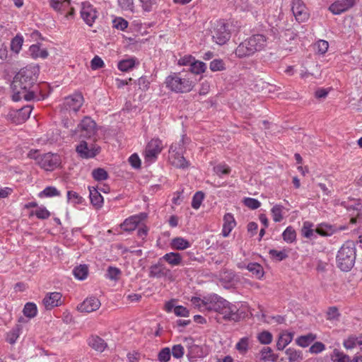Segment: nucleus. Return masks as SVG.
<instances>
[{
    "label": "nucleus",
    "mask_w": 362,
    "mask_h": 362,
    "mask_svg": "<svg viewBox=\"0 0 362 362\" xmlns=\"http://www.w3.org/2000/svg\"><path fill=\"white\" fill-rule=\"evenodd\" d=\"M39 72L37 66L29 65L16 74L11 85L13 101L18 102L23 98L30 101L35 98V90L33 88L37 82Z\"/></svg>",
    "instance_id": "f257e3e1"
},
{
    "label": "nucleus",
    "mask_w": 362,
    "mask_h": 362,
    "mask_svg": "<svg viewBox=\"0 0 362 362\" xmlns=\"http://www.w3.org/2000/svg\"><path fill=\"white\" fill-rule=\"evenodd\" d=\"M165 86L170 90L176 93L190 92L196 83V80L192 77V73L187 71L171 73L165 80Z\"/></svg>",
    "instance_id": "f03ea898"
},
{
    "label": "nucleus",
    "mask_w": 362,
    "mask_h": 362,
    "mask_svg": "<svg viewBox=\"0 0 362 362\" xmlns=\"http://www.w3.org/2000/svg\"><path fill=\"white\" fill-rule=\"evenodd\" d=\"M268 38L263 34H254L241 42L235 49V54L239 59H245L261 52L267 45Z\"/></svg>",
    "instance_id": "7ed1b4c3"
},
{
    "label": "nucleus",
    "mask_w": 362,
    "mask_h": 362,
    "mask_svg": "<svg viewBox=\"0 0 362 362\" xmlns=\"http://www.w3.org/2000/svg\"><path fill=\"white\" fill-rule=\"evenodd\" d=\"M189 143V139L182 135L179 141L173 143L168 151V161L177 168L185 169L190 165L189 161L184 157L186 151V145Z\"/></svg>",
    "instance_id": "20e7f679"
},
{
    "label": "nucleus",
    "mask_w": 362,
    "mask_h": 362,
    "mask_svg": "<svg viewBox=\"0 0 362 362\" xmlns=\"http://www.w3.org/2000/svg\"><path fill=\"white\" fill-rule=\"evenodd\" d=\"M356 248L353 241L346 242L339 249L337 255L339 268L344 272L349 271L354 265Z\"/></svg>",
    "instance_id": "39448f33"
},
{
    "label": "nucleus",
    "mask_w": 362,
    "mask_h": 362,
    "mask_svg": "<svg viewBox=\"0 0 362 362\" xmlns=\"http://www.w3.org/2000/svg\"><path fill=\"white\" fill-rule=\"evenodd\" d=\"M37 151L30 152L29 156L37 160L40 168L45 170H53L60 164V158L57 154L47 153L43 155L35 156Z\"/></svg>",
    "instance_id": "423d86ee"
},
{
    "label": "nucleus",
    "mask_w": 362,
    "mask_h": 362,
    "mask_svg": "<svg viewBox=\"0 0 362 362\" xmlns=\"http://www.w3.org/2000/svg\"><path fill=\"white\" fill-rule=\"evenodd\" d=\"M96 134V123L90 117L86 116L78 124L74 134H78L80 138L90 139Z\"/></svg>",
    "instance_id": "0eeeda50"
},
{
    "label": "nucleus",
    "mask_w": 362,
    "mask_h": 362,
    "mask_svg": "<svg viewBox=\"0 0 362 362\" xmlns=\"http://www.w3.org/2000/svg\"><path fill=\"white\" fill-rule=\"evenodd\" d=\"M211 33L213 40L220 45L226 44L230 37L228 26L223 21H219L216 23Z\"/></svg>",
    "instance_id": "6e6552de"
},
{
    "label": "nucleus",
    "mask_w": 362,
    "mask_h": 362,
    "mask_svg": "<svg viewBox=\"0 0 362 362\" xmlns=\"http://www.w3.org/2000/svg\"><path fill=\"white\" fill-rule=\"evenodd\" d=\"M163 149L162 141L159 139H152L146 145L144 154L146 161L154 162Z\"/></svg>",
    "instance_id": "1a4fd4ad"
},
{
    "label": "nucleus",
    "mask_w": 362,
    "mask_h": 362,
    "mask_svg": "<svg viewBox=\"0 0 362 362\" xmlns=\"http://www.w3.org/2000/svg\"><path fill=\"white\" fill-rule=\"evenodd\" d=\"M148 270V276L150 278L170 279L172 276L170 269L167 268L160 259H158L157 263L151 265Z\"/></svg>",
    "instance_id": "9d476101"
},
{
    "label": "nucleus",
    "mask_w": 362,
    "mask_h": 362,
    "mask_svg": "<svg viewBox=\"0 0 362 362\" xmlns=\"http://www.w3.org/2000/svg\"><path fill=\"white\" fill-rule=\"evenodd\" d=\"M291 11L298 23L305 22L309 18L310 13L308 9L302 0H293Z\"/></svg>",
    "instance_id": "9b49d317"
},
{
    "label": "nucleus",
    "mask_w": 362,
    "mask_h": 362,
    "mask_svg": "<svg viewBox=\"0 0 362 362\" xmlns=\"http://www.w3.org/2000/svg\"><path fill=\"white\" fill-rule=\"evenodd\" d=\"M76 151L81 158L88 159L97 156L100 151V148L95 144L88 145L86 141H81L76 146Z\"/></svg>",
    "instance_id": "f8f14e48"
},
{
    "label": "nucleus",
    "mask_w": 362,
    "mask_h": 362,
    "mask_svg": "<svg viewBox=\"0 0 362 362\" xmlns=\"http://www.w3.org/2000/svg\"><path fill=\"white\" fill-rule=\"evenodd\" d=\"M98 12L96 8L89 2H83L81 9V16L83 21L88 25L92 26L97 19Z\"/></svg>",
    "instance_id": "ddd939ff"
},
{
    "label": "nucleus",
    "mask_w": 362,
    "mask_h": 362,
    "mask_svg": "<svg viewBox=\"0 0 362 362\" xmlns=\"http://www.w3.org/2000/svg\"><path fill=\"white\" fill-rule=\"evenodd\" d=\"M32 110L33 107L30 105H26L18 110L11 111L8 116L13 123L22 124L30 117Z\"/></svg>",
    "instance_id": "4468645a"
},
{
    "label": "nucleus",
    "mask_w": 362,
    "mask_h": 362,
    "mask_svg": "<svg viewBox=\"0 0 362 362\" xmlns=\"http://www.w3.org/2000/svg\"><path fill=\"white\" fill-rule=\"evenodd\" d=\"M83 103V97L81 93H74L64 99V106L69 111L78 112Z\"/></svg>",
    "instance_id": "2eb2a0df"
},
{
    "label": "nucleus",
    "mask_w": 362,
    "mask_h": 362,
    "mask_svg": "<svg viewBox=\"0 0 362 362\" xmlns=\"http://www.w3.org/2000/svg\"><path fill=\"white\" fill-rule=\"evenodd\" d=\"M356 4V0H337L332 4L329 10L334 15L346 12Z\"/></svg>",
    "instance_id": "dca6fc26"
},
{
    "label": "nucleus",
    "mask_w": 362,
    "mask_h": 362,
    "mask_svg": "<svg viewBox=\"0 0 362 362\" xmlns=\"http://www.w3.org/2000/svg\"><path fill=\"white\" fill-rule=\"evenodd\" d=\"M208 311H215L221 313L226 305H228V300L223 299L217 294L209 296Z\"/></svg>",
    "instance_id": "f3484780"
},
{
    "label": "nucleus",
    "mask_w": 362,
    "mask_h": 362,
    "mask_svg": "<svg viewBox=\"0 0 362 362\" xmlns=\"http://www.w3.org/2000/svg\"><path fill=\"white\" fill-rule=\"evenodd\" d=\"M146 217V214L141 213L138 215L132 216L126 218L121 224V228L125 231L134 230L139 223Z\"/></svg>",
    "instance_id": "a211bd4d"
},
{
    "label": "nucleus",
    "mask_w": 362,
    "mask_h": 362,
    "mask_svg": "<svg viewBox=\"0 0 362 362\" xmlns=\"http://www.w3.org/2000/svg\"><path fill=\"white\" fill-rule=\"evenodd\" d=\"M100 300L95 297L87 298L77 306L78 311L82 313H91L97 310L100 306Z\"/></svg>",
    "instance_id": "6ab92c4d"
},
{
    "label": "nucleus",
    "mask_w": 362,
    "mask_h": 362,
    "mask_svg": "<svg viewBox=\"0 0 362 362\" xmlns=\"http://www.w3.org/2000/svg\"><path fill=\"white\" fill-rule=\"evenodd\" d=\"M220 315L223 316L225 320L237 322L240 318L237 306L228 301V305H225Z\"/></svg>",
    "instance_id": "aec40b11"
},
{
    "label": "nucleus",
    "mask_w": 362,
    "mask_h": 362,
    "mask_svg": "<svg viewBox=\"0 0 362 362\" xmlns=\"http://www.w3.org/2000/svg\"><path fill=\"white\" fill-rule=\"evenodd\" d=\"M62 294L59 292L48 293L44 298L42 303L47 310H51L62 304Z\"/></svg>",
    "instance_id": "412c9836"
},
{
    "label": "nucleus",
    "mask_w": 362,
    "mask_h": 362,
    "mask_svg": "<svg viewBox=\"0 0 362 362\" xmlns=\"http://www.w3.org/2000/svg\"><path fill=\"white\" fill-rule=\"evenodd\" d=\"M235 275L232 271H223L220 273L219 283L225 288H230L235 285Z\"/></svg>",
    "instance_id": "4be33fe9"
},
{
    "label": "nucleus",
    "mask_w": 362,
    "mask_h": 362,
    "mask_svg": "<svg viewBox=\"0 0 362 362\" xmlns=\"http://www.w3.org/2000/svg\"><path fill=\"white\" fill-rule=\"evenodd\" d=\"M89 197L91 204L96 209H99L103 206V197L100 193L94 187H89Z\"/></svg>",
    "instance_id": "5701e85b"
},
{
    "label": "nucleus",
    "mask_w": 362,
    "mask_h": 362,
    "mask_svg": "<svg viewBox=\"0 0 362 362\" xmlns=\"http://www.w3.org/2000/svg\"><path fill=\"white\" fill-rule=\"evenodd\" d=\"M236 225V222L232 214H226L223 216V225L222 229V235L223 237H228L231 230Z\"/></svg>",
    "instance_id": "b1692460"
},
{
    "label": "nucleus",
    "mask_w": 362,
    "mask_h": 362,
    "mask_svg": "<svg viewBox=\"0 0 362 362\" xmlns=\"http://www.w3.org/2000/svg\"><path fill=\"white\" fill-rule=\"evenodd\" d=\"M88 344L93 349L98 352H103L107 346L105 340L97 335L90 336L88 339Z\"/></svg>",
    "instance_id": "393cba45"
},
{
    "label": "nucleus",
    "mask_w": 362,
    "mask_h": 362,
    "mask_svg": "<svg viewBox=\"0 0 362 362\" xmlns=\"http://www.w3.org/2000/svg\"><path fill=\"white\" fill-rule=\"evenodd\" d=\"M160 260L167 262L172 267H176L181 265L182 262V257L178 252H168L161 257Z\"/></svg>",
    "instance_id": "a878e982"
},
{
    "label": "nucleus",
    "mask_w": 362,
    "mask_h": 362,
    "mask_svg": "<svg viewBox=\"0 0 362 362\" xmlns=\"http://www.w3.org/2000/svg\"><path fill=\"white\" fill-rule=\"evenodd\" d=\"M139 64V60L135 57H132L119 61L117 64V68L123 72H127Z\"/></svg>",
    "instance_id": "bb28decb"
},
{
    "label": "nucleus",
    "mask_w": 362,
    "mask_h": 362,
    "mask_svg": "<svg viewBox=\"0 0 362 362\" xmlns=\"http://www.w3.org/2000/svg\"><path fill=\"white\" fill-rule=\"evenodd\" d=\"M285 354L288 362H300L303 359L302 351L292 347L287 349Z\"/></svg>",
    "instance_id": "cd10ccee"
},
{
    "label": "nucleus",
    "mask_w": 362,
    "mask_h": 362,
    "mask_svg": "<svg viewBox=\"0 0 362 362\" xmlns=\"http://www.w3.org/2000/svg\"><path fill=\"white\" fill-rule=\"evenodd\" d=\"M170 246L173 249L183 250L189 248L191 246V243L184 238L177 237L171 240Z\"/></svg>",
    "instance_id": "c85d7f7f"
},
{
    "label": "nucleus",
    "mask_w": 362,
    "mask_h": 362,
    "mask_svg": "<svg viewBox=\"0 0 362 362\" xmlns=\"http://www.w3.org/2000/svg\"><path fill=\"white\" fill-rule=\"evenodd\" d=\"M204 356L205 354L202 346L193 344L188 347L187 356L190 361H194L198 358H202Z\"/></svg>",
    "instance_id": "c756f323"
},
{
    "label": "nucleus",
    "mask_w": 362,
    "mask_h": 362,
    "mask_svg": "<svg viewBox=\"0 0 362 362\" xmlns=\"http://www.w3.org/2000/svg\"><path fill=\"white\" fill-rule=\"evenodd\" d=\"M293 339V334L290 332H286L280 334L276 342V349L282 351L285 347L289 344Z\"/></svg>",
    "instance_id": "7c9ffc66"
},
{
    "label": "nucleus",
    "mask_w": 362,
    "mask_h": 362,
    "mask_svg": "<svg viewBox=\"0 0 362 362\" xmlns=\"http://www.w3.org/2000/svg\"><path fill=\"white\" fill-rule=\"evenodd\" d=\"M313 223L310 221H305L301 229L302 235L306 238L316 239L315 229H313Z\"/></svg>",
    "instance_id": "2f4dec72"
},
{
    "label": "nucleus",
    "mask_w": 362,
    "mask_h": 362,
    "mask_svg": "<svg viewBox=\"0 0 362 362\" xmlns=\"http://www.w3.org/2000/svg\"><path fill=\"white\" fill-rule=\"evenodd\" d=\"M206 69V64L201 61L196 60L194 59V62L192 63L189 66V73H192V77H193V74H200L204 73Z\"/></svg>",
    "instance_id": "473e14b6"
},
{
    "label": "nucleus",
    "mask_w": 362,
    "mask_h": 362,
    "mask_svg": "<svg viewBox=\"0 0 362 362\" xmlns=\"http://www.w3.org/2000/svg\"><path fill=\"white\" fill-rule=\"evenodd\" d=\"M316 339V335L313 333H309L305 335H302L298 337L296 342V344L301 347H307L312 342H313Z\"/></svg>",
    "instance_id": "72a5a7b5"
},
{
    "label": "nucleus",
    "mask_w": 362,
    "mask_h": 362,
    "mask_svg": "<svg viewBox=\"0 0 362 362\" xmlns=\"http://www.w3.org/2000/svg\"><path fill=\"white\" fill-rule=\"evenodd\" d=\"M88 274V267L85 264H81L73 269V274L78 280H84L87 278Z\"/></svg>",
    "instance_id": "f704fd0d"
},
{
    "label": "nucleus",
    "mask_w": 362,
    "mask_h": 362,
    "mask_svg": "<svg viewBox=\"0 0 362 362\" xmlns=\"http://www.w3.org/2000/svg\"><path fill=\"white\" fill-rule=\"evenodd\" d=\"M208 302H209V296L204 298V299H201L199 297H192L191 299L192 304L198 308L200 311H206L208 310Z\"/></svg>",
    "instance_id": "c9c22d12"
},
{
    "label": "nucleus",
    "mask_w": 362,
    "mask_h": 362,
    "mask_svg": "<svg viewBox=\"0 0 362 362\" xmlns=\"http://www.w3.org/2000/svg\"><path fill=\"white\" fill-rule=\"evenodd\" d=\"M29 51L30 52L31 56L33 58H42L45 59L48 56V52L46 49H40L39 45H33L30 47Z\"/></svg>",
    "instance_id": "e433bc0d"
},
{
    "label": "nucleus",
    "mask_w": 362,
    "mask_h": 362,
    "mask_svg": "<svg viewBox=\"0 0 362 362\" xmlns=\"http://www.w3.org/2000/svg\"><path fill=\"white\" fill-rule=\"evenodd\" d=\"M60 194V192L55 187L48 186L38 194V197L40 198L53 197H59Z\"/></svg>",
    "instance_id": "4c0bfd02"
},
{
    "label": "nucleus",
    "mask_w": 362,
    "mask_h": 362,
    "mask_svg": "<svg viewBox=\"0 0 362 362\" xmlns=\"http://www.w3.org/2000/svg\"><path fill=\"white\" fill-rule=\"evenodd\" d=\"M282 238L285 242L292 243L296 240V232L292 226H288L283 232Z\"/></svg>",
    "instance_id": "58836bf2"
},
{
    "label": "nucleus",
    "mask_w": 362,
    "mask_h": 362,
    "mask_svg": "<svg viewBox=\"0 0 362 362\" xmlns=\"http://www.w3.org/2000/svg\"><path fill=\"white\" fill-rule=\"evenodd\" d=\"M284 209V207L280 204H276L272 208L271 213L274 222H281L283 220L282 212Z\"/></svg>",
    "instance_id": "ea45409f"
},
{
    "label": "nucleus",
    "mask_w": 362,
    "mask_h": 362,
    "mask_svg": "<svg viewBox=\"0 0 362 362\" xmlns=\"http://www.w3.org/2000/svg\"><path fill=\"white\" fill-rule=\"evenodd\" d=\"M247 269L255 275L257 279H260L263 276L264 271L262 267L256 262L249 263L247 266Z\"/></svg>",
    "instance_id": "a19ab883"
},
{
    "label": "nucleus",
    "mask_w": 362,
    "mask_h": 362,
    "mask_svg": "<svg viewBox=\"0 0 362 362\" xmlns=\"http://www.w3.org/2000/svg\"><path fill=\"white\" fill-rule=\"evenodd\" d=\"M214 171L219 177H223L224 175H229L231 169L225 163H219L214 167Z\"/></svg>",
    "instance_id": "79ce46f5"
},
{
    "label": "nucleus",
    "mask_w": 362,
    "mask_h": 362,
    "mask_svg": "<svg viewBox=\"0 0 362 362\" xmlns=\"http://www.w3.org/2000/svg\"><path fill=\"white\" fill-rule=\"evenodd\" d=\"M91 175L93 178L98 182L106 180L108 178L107 172L101 168L93 170Z\"/></svg>",
    "instance_id": "37998d69"
},
{
    "label": "nucleus",
    "mask_w": 362,
    "mask_h": 362,
    "mask_svg": "<svg viewBox=\"0 0 362 362\" xmlns=\"http://www.w3.org/2000/svg\"><path fill=\"white\" fill-rule=\"evenodd\" d=\"M341 205L344 206L348 211H360L362 208V204L359 200L352 199L348 202H343Z\"/></svg>",
    "instance_id": "c03bdc74"
},
{
    "label": "nucleus",
    "mask_w": 362,
    "mask_h": 362,
    "mask_svg": "<svg viewBox=\"0 0 362 362\" xmlns=\"http://www.w3.org/2000/svg\"><path fill=\"white\" fill-rule=\"evenodd\" d=\"M34 215L39 219H47L50 216V212L45 206H41L30 212V216Z\"/></svg>",
    "instance_id": "a18cd8bd"
},
{
    "label": "nucleus",
    "mask_w": 362,
    "mask_h": 362,
    "mask_svg": "<svg viewBox=\"0 0 362 362\" xmlns=\"http://www.w3.org/2000/svg\"><path fill=\"white\" fill-rule=\"evenodd\" d=\"M23 312L26 317L32 318L36 316L37 308L35 303H27L24 306Z\"/></svg>",
    "instance_id": "49530a36"
},
{
    "label": "nucleus",
    "mask_w": 362,
    "mask_h": 362,
    "mask_svg": "<svg viewBox=\"0 0 362 362\" xmlns=\"http://www.w3.org/2000/svg\"><path fill=\"white\" fill-rule=\"evenodd\" d=\"M261 359L266 361H275L277 357L272 353V350L269 346H264L260 351Z\"/></svg>",
    "instance_id": "de8ad7c7"
},
{
    "label": "nucleus",
    "mask_w": 362,
    "mask_h": 362,
    "mask_svg": "<svg viewBox=\"0 0 362 362\" xmlns=\"http://www.w3.org/2000/svg\"><path fill=\"white\" fill-rule=\"evenodd\" d=\"M269 254L272 259L278 262H281L286 259L288 256L286 250L279 251L274 249H272L269 250Z\"/></svg>",
    "instance_id": "09e8293b"
},
{
    "label": "nucleus",
    "mask_w": 362,
    "mask_h": 362,
    "mask_svg": "<svg viewBox=\"0 0 362 362\" xmlns=\"http://www.w3.org/2000/svg\"><path fill=\"white\" fill-rule=\"evenodd\" d=\"M209 68L212 71H221L226 69V64L223 59H215L210 62Z\"/></svg>",
    "instance_id": "8fccbe9b"
},
{
    "label": "nucleus",
    "mask_w": 362,
    "mask_h": 362,
    "mask_svg": "<svg viewBox=\"0 0 362 362\" xmlns=\"http://www.w3.org/2000/svg\"><path fill=\"white\" fill-rule=\"evenodd\" d=\"M21 329V328L19 325H17L16 327L13 328L7 334L6 341L9 342L11 344H14L19 337Z\"/></svg>",
    "instance_id": "3c124183"
},
{
    "label": "nucleus",
    "mask_w": 362,
    "mask_h": 362,
    "mask_svg": "<svg viewBox=\"0 0 362 362\" xmlns=\"http://www.w3.org/2000/svg\"><path fill=\"white\" fill-rule=\"evenodd\" d=\"M331 359L334 362H348L349 358L343 352L339 351L338 349H334L332 354L331 355Z\"/></svg>",
    "instance_id": "603ef678"
},
{
    "label": "nucleus",
    "mask_w": 362,
    "mask_h": 362,
    "mask_svg": "<svg viewBox=\"0 0 362 362\" xmlns=\"http://www.w3.org/2000/svg\"><path fill=\"white\" fill-rule=\"evenodd\" d=\"M23 43V37L16 35L11 42V49L13 52L18 53L21 49Z\"/></svg>",
    "instance_id": "864d4df0"
},
{
    "label": "nucleus",
    "mask_w": 362,
    "mask_h": 362,
    "mask_svg": "<svg viewBox=\"0 0 362 362\" xmlns=\"http://www.w3.org/2000/svg\"><path fill=\"white\" fill-rule=\"evenodd\" d=\"M204 199V194L201 191L197 192L192 197V207L194 209H198L200 207Z\"/></svg>",
    "instance_id": "5fc2aeb1"
},
{
    "label": "nucleus",
    "mask_w": 362,
    "mask_h": 362,
    "mask_svg": "<svg viewBox=\"0 0 362 362\" xmlns=\"http://www.w3.org/2000/svg\"><path fill=\"white\" fill-rule=\"evenodd\" d=\"M67 199L69 202L74 204H80L83 202V198L80 196L77 192L74 191L67 192Z\"/></svg>",
    "instance_id": "6e6d98bb"
},
{
    "label": "nucleus",
    "mask_w": 362,
    "mask_h": 362,
    "mask_svg": "<svg viewBox=\"0 0 362 362\" xmlns=\"http://www.w3.org/2000/svg\"><path fill=\"white\" fill-rule=\"evenodd\" d=\"M259 341L262 344H269L272 341V334L268 331H263L257 336Z\"/></svg>",
    "instance_id": "4d7b16f0"
},
{
    "label": "nucleus",
    "mask_w": 362,
    "mask_h": 362,
    "mask_svg": "<svg viewBox=\"0 0 362 362\" xmlns=\"http://www.w3.org/2000/svg\"><path fill=\"white\" fill-rule=\"evenodd\" d=\"M249 339L247 337L241 338L236 344V349L241 354H245L248 349Z\"/></svg>",
    "instance_id": "13d9d810"
},
{
    "label": "nucleus",
    "mask_w": 362,
    "mask_h": 362,
    "mask_svg": "<svg viewBox=\"0 0 362 362\" xmlns=\"http://www.w3.org/2000/svg\"><path fill=\"white\" fill-rule=\"evenodd\" d=\"M113 27L117 30H124L128 26V22L121 17L115 18L113 21Z\"/></svg>",
    "instance_id": "bf43d9fd"
},
{
    "label": "nucleus",
    "mask_w": 362,
    "mask_h": 362,
    "mask_svg": "<svg viewBox=\"0 0 362 362\" xmlns=\"http://www.w3.org/2000/svg\"><path fill=\"white\" fill-rule=\"evenodd\" d=\"M119 6L122 10L130 11L132 12L134 10V0H117Z\"/></svg>",
    "instance_id": "052dcab7"
},
{
    "label": "nucleus",
    "mask_w": 362,
    "mask_h": 362,
    "mask_svg": "<svg viewBox=\"0 0 362 362\" xmlns=\"http://www.w3.org/2000/svg\"><path fill=\"white\" fill-rule=\"evenodd\" d=\"M331 234L332 228L330 226L321 225L315 228V235H317V236L318 235L321 236H329Z\"/></svg>",
    "instance_id": "680f3d73"
},
{
    "label": "nucleus",
    "mask_w": 362,
    "mask_h": 362,
    "mask_svg": "<svg viewBox=\"0 0 362 362\" xmlns=\"http://www.w3.org/2000/svg\"><path fill=\"white\" fill-rule=\"evenodd\" d=\"M121 274L120 270L117 267H109L107 271L106 276L111 280H116Z\"/></svg>",
    "instance_id": "e2e57ef3"
},
{
    "label": "nucleus",
    "mask_w": 362,
    "mask_h": 362,
    "mask_svg": "<svg viewBox=\"0 0 362 362\" xmlns=\"http://www.w3.org/2000/svg\"><path fill=\"white\" fill-rule=\"evenodd\" d=\"M243 202L246 206L251 209H257L261 205V203L257 199L250 197L245 198Z\"/></svg>",
    "instance_id": "0e129e2a"
},
{
    "label": "nucleus",
    "mask_w": 362,
    "mask_h": 362,
    "mask_svg": "<svg viewBox=\"0 0 362 362\" xmlns=\"http://www.w3.org/2000/svg\"><path fill=\"white\" fill-rule=\"evenodd\" d=\"M343 345L346 349H354L358 346L356 337L354 335L349 337L344 341Z\"/></svg>",
    "instance_id": "69168bd1"
},
{
    "label": "nucleus",
    "mask_w": 362,
    "mask_h": 362,
    "mask_svg": "<svg viewBox=\"0 0 362 362\" xmlns=\"http://www.w3.org/2000/svg\"><path fill=\"white\" fill-rule=\"evenodd\" d=\"M325 349V345L320 342L316 341L315 342L309 349V351L311 354H319L323 351Z\"/></svg>",
    "instance_id": "338daca9"
},
{
    "label": "nucleus",
    "mask_w": 362,
    "mask_h": 362,
    "mask_svg": "<svg viewBox=\"0 0 362 362\" xmlns=\"http://www.w3.org/2000/svg\"><path fill=\"white\" fill-rule=\"evenodd\" d=\"M104 66V62L98 56H95L90 62V67L93 70L99 69L103 68Z\"/></svg>",
    "instance_id": "774afa93"
}]
</instances>
